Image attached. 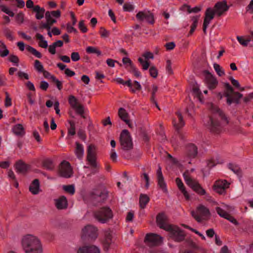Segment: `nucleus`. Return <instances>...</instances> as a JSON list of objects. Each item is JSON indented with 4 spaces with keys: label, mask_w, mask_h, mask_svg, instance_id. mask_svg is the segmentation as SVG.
<instances>
[{
    "label": "nucleus",
    "mask_w": 253,
    "mask_h": 253,
    "mask_svg": "<svg viewBox=\"0 0 253 253\" xmlns=\"http://www.w3.org/2000/svg\"><path fill=\"white\" fill-rule=\"evenodd\" d=\"M229 6L225 0L216 2L213 8L208 7L205 11V16L203 23V30L205 34L207 33V28L215 15L220 17L228 10Z\"/></svg>",
    "instance_id": "1"
},
{
    "label": "nucleus",
    "mask_w": 253,
    "mask_h": 253,
    "mask_svg": "<svg viewBox=\"0 0 253 253\" xmlns=\"http://www.w3.org/2000/svg\"><path fill=\"white\" fill-rule=\"evenodd\" d=\"M21 244L25 253H42V243L36 236L30 234L24 236Z\"/></svg>",
    "instance_id": "2"
},
{
    "label": "nucleus",
    "mask_w": 253,
    "mask_h": 253,
    "mask_svg": "<svg viewBox=\"0 0 253 253\" xmlns=\"http://www.w3.org/2000/svg\"><path fill=\"white\" fill-rule=\"evenodd\" d=\"M225 88L223 96L226 98V103L228 105L232 103L239 104L240 99L243 97V94L234 90L233 88L228 83L223 84Z\"/></svg>",
    "instance_id": "3"
},
{
    "label": "nucleus",
    "mask_w": 253,
    "mask_h": 253,
    "mask_svg": "<svg viewBox=\"0 0 253 253\" xmlns=\"http://www.w3.org/2000/svg\"><path fill=\"white\" fill-rule=\"evenodd\" d=\"M183 178L187 185H188L194 191L200 195H205L206 192L199 184V182L192 178L189 175L188 171H185L183 174Z\"/></svg>",
    "instance_id": "4"
},
{
    "label": "nucleus",
    "mask_w": 253,
    "mask_h": 253,
    "mask_svg": "<svg viewBox=\"0 0 253 253\" xmlns=\"http://www.w3.org/2000/svg\"><path fill=\"white\" fill-rule=\"evenodd\" d=\"M95 218L100 223H105L113 217L112 210L108 207H103L94 213Z\"/></svg>",
    "instance_id": "5"
},
{
    "label": "nucleus",
    "mask_w": 253,
    "mask_h": 253,
    "mask_svg": "<svg viewBox=\"0 0 253 253\" xmlns=\"http://www.w3.org/2000/svg\"><path fill=\"white\" fill-rule=\"evenodd\" d=\"M120 142L122 149L125 151L132 149L133 143L130 133L127 129L122 130L120 136Z\"/></svg>",
    "instance_id": "6"
},
{
    "label": "nucleus",
    "mask_w": 253,
    "mask_h": 253,
    "mask_svg": "<svg viewBox=\"0 0 253 253\" xmlns=\"http://www.w3.org/2000/svg\"><path fill=\"white\" fill-rule=\"evenodd\" d=\"M108 197L106 189H93L89 194V197L94 203H104Z\"/></svg>",
    "instance_id": "7"
},
{
    "label": "nucleus",
    "mask_w": 253,
    "mask_h": 253,
    "mask_svg": "<svg viewBox=\"0 0 253 253\" xmlns=\"http://www.w3.org/2000/svg\"><path fill=\"white\" fill-rule=\"evenodd\" d=\"M191 214L195 219L198 222H201L203 220L210 216L209 210L205 206L200 205L197 208L196 211H191Z\"/></svg>",
    "instance_id": "8"
},
{
    "label": "nucleus",
    "mask_w": 253,
    "mask_h": 253,
    "mask_svg": "<svg viewBox=\"0 0 253 253\" xmlns=\"http://www.w3.org/2000/svg\"><path fill=\"white\" fill-rule=\"evenodd\" d=\"M97 236V229L92 225H87L82 229V238L84 241H93Z\"/></svg>",
    "instance_id": "9"
},
{
    "label": "nucleus",
    "mask_w": 253,
    "mask_h": 253,
    "mask_svg": "<svg viewBox=\"0 0 253 253\" xmlns=\"http://www.w3.org/2000/svg\"><path fill=\"white\" fill-rule=\"evenodd\" d=\"M167 231L169 232L170 238L177 242H180L185 239V232L179 227L172 225Z\"/></svg>",
    "instance_id": "10"
},
{
    "label": "nucleus",
    "mask_w": 253,
    "mask_h": 253,
    "mask_svg": "<svg viewBox=\"0 0 253 253\" xmlns=\"http://www.w3.org/2000/svg\"><path fill=\"white\" fill-rule=\"evenodd\" d=\"M68 102L71 107L75 111L76 114L81 116L84 119L86 117L84 115V107L81 104L77 98L74 95H71L68 97Z\"/></svg>",
    "instance_id": "11"
},
{
    "label": "nucleus",
    "mask_w": 253,
    "mask_h": 253,
    "mask_svg": "<svg viewBox=\"0 0 253 253\" xmlns=\"http://www.w3.org/2000/svg\"><path fill=\"white\" fill-rule=\"evenodd\" d=\"M58 173L60 176L64 178H69L72 177L73 171L69 162L63 161L59 166Z\"/></svg>",
    "instance_id": "12"
},
{
    "label": "nucleus",
    "mask_w": 253,
    "mask_h": 253,
    "mask_svg": "<svg viewBox=\"0 0 253 253\" xmlns=\"http://www.w3.org/2000/svg\"><path fill=\"white\" fill-rule=\"evenodd\" d=\"M96 147L92 144L88 146L87 150V160L90 165L93 168L92 170V173H95L98 171L97 164L96 163L95 157Z\"/></svg>",
    "instance_id": "13"
},
{
    "label": "nucleus",
    "mask_w": 253,
    "mask_h": 253,
    "mask_svg": "<svg viewBox=\"0 0 253 253\" xmlns=\"http://www.w3.org/2000/svg\"><path fill=\"white\" fill-rule=\"evenodd\" d=\"M168 217L164 212L158 214L156 216V222L158 226L166 231L169 230L172 224L168 223Z\"/></svg>",
    "instance_id": "14"
},
{
    "label": "nucleus",
    "mask_w": 253,
    "mask_h": 253,
    "mask_svg": "<svg viewBox=\"0 0 253 253\" xmlns=\"http://www.w3.org/2000/svg\"><path fill=\"white\" fill-rule=\"evenodd\" d=\"M136 17L140 21L145 20L150 24L153 25L155 23L154 15L150 11L144 10L139 11L136 14Z\"/></svg>",
    "instance_id": "15"
},
{
    "label": "nucleus",
    "mask_w": 253,
    "mask_h": 253,
    "mask_svg": "<svg viewBox=\"0 0 253 253\" xmlns=\"http://www.w3.org/2000/svg\"><path fill=\"white\" fill-rule=\"evenodd\" d=\"M162 239L157 234L150 233L146 235L144 242L148 246L152 247L159 245L162 242Z\"/></svg>",
    "instance_id": "16"
},
{
    "label": "nucleus",
    "mask_w": 253,
    "mask_h": 253,
    "mask_svg": "<svg viewBox=\"0 0 253 253\" xmlns=\"http://www.w3.org/2000/svg\"><path fill=\"white\" fill-rule=\"evenodd\" d=\"M229 183L226 180H216L213 186V189L214 191L219 194L225 193V189L229 187Z\"/></svg>",
    "instance_id": "17"
},
{
    "label": "nucleus",
    "mask_w": 253,
    "mask_h": 253,
    "mask_svg": "<svg viewBox=\"0 0 253 253\" xmlns=\"http://www.w3.org/2000/svg\"><path fill=\"white\" fill-rule=\"evenodd\" d=\"M204 72L206 74L205 84L208 88L210 89L215 88L218 83L216 78L207 70L205 71Z\"/></svg>",
    "instance_id": "18"
},
{
    "label": "nucleus",
    "mask_w": 253,
    "mask_h": 253,
    "mask_svg": "<svg viewBox=\"0 0 253 253\" xmlns=\"http://www.w3.org/2000/svg\"><path fill=\"white\" fill-rule=\"evenodd\" d=\"M208 128L212 133L218 134L221 130L219 122L212 117H210L208 122Z\"/></svg>",
    "instance_id": "19"
},
{
    "label": "nucleus",
    "mask_w": 253,
    "mask_h": 253,
    "mask_svg": "<svg viewBox=\"0 0 253 253\" xmlns=\"http://www.w3.org/2000/svg\"><path fill=\"white\" fill-rule=\"evenodd\" d=\"M112 242V235L110 230H108L104 232V237L102 243L105 251H108Z\"/></svg>",
    "instance_id": "20"
},
{
    "label": "nucleus",
    "mask_w": 253,
    "mask_h": 253,
    "mask_svg": "<svg viewBox=\"0 0 253 253\" xmlns=\"http://www.w3.org/2000/svg\"><path fill=\"white\" fill-rule=\"evenodd\" d=\"M210 109L211 111L213 114H217L221 118V119L224 121L226 124H228V119L227 117L226 116L224 112L220 110V108H218L216 105H214L212 103L210 104Z\"/></svg>",
    "instance_id": "21"
},
{
    "label": "nucleus",
    "mask_w": 253,
    "mask_h": 253,
    "mask_svg": "<svg viewBox=\"0 0 253 253\" xmlns=\"http://www.w3.org/2000/svg\"><path fill=\"white\" fill-rule=\"evenodd\" d=\"M175 115L177 118L173 119L172 123L175 129L178 130L185 125V122L183 120V116L179 111L176 112Z\"/></svg>",
    "instance_id": "22"
},
{
    "label": "nucleus",
    "mask_w": 253,
    "mask_h": 253,
    "mask_svg": "<svg viewBox=\"0 0 253 253\" xmlns=\"http://www.w3.org/2000/svg\"><path fill=\"white\" fill-rule=\"evenodd\" d=\"M185 154L189 158H195L198 154V148L197 146L192 143L188 144L186 147Z\"/></svg>",
    "instance_id": "23"
},
{
    "label": "nucleus",
    "mask_w": 253,
    "mask_h": 253,
    "mask_svg": "<svg viewBox=\"0 0 253 253\" xmlns=\"http://www.w3.org/2000/svg\"><path fill=\"white\" fill-rule=\"evenodd\" d=\"M55 205L58 210H64L67 208L68 201L64 196H61L59 198L54 200Z\"/></svg>",
    "instance_id": "24"
},
{
    "label": "nucleus",
    "mask_w": 253,
    "mask_h": 253,
    "mask_svg": "<svg viewBox=\"0 0 253 253\" xmlns=\"http://www.w3.org/2000/svg\"><path fill=\"white\" fill-rule=\"evenodd\" d=\"M78 253H100V250L95 246H84L80 248Z\"/></svg>",
    "instance_id": "25"
},
{
    "label": "nucleus",
    "mask_w": 253,
    "mask_h": 253,
    "mask_svg": "<svg viewBox=\"0 0 253 253\" xmlns=\"http://www.w3.org/2000/svg\"><path fill=\"white\" fill-rule=\"evenodd\" d=\"M118 115L120 119L125 122L130 128L132 127V125L128 119V114L124 108H120L119 109Z\"/></svg>",
    "instance_id": "26"
},
{
    "label": "nucleus",
    "mask_w": 253,
    "mask_h": 253,
    "mask_svg": "<svg viewBox=\"0 0 253 253\" xmlns=\"http://www.w3.org/2000/svg\"><path fill=\"white\" fill-rule=\"evenodd\" d=\"M28 168V166L21 160L18 161L15 164L16 171L18 173L25 174Z\"/></svg>",
    "instance_id": "27"
},
{
    "label": "nucleus",
    "mask_w": 253,
    "mask_h": 253,
    "mask_svg": "<svg viewBox=\"0 0 253 253\" xmlns=\"http://www.w3.org/2000/svg\"><path fill=\"white\" fill-rule=\"evenodd\" d=\"M175 182L178 189L182 193L185 199L187 200H189L190 199V196L187 191L186 190L185 186L181 179L179 177H177L175 179Z\"/></svg>",
    "instance_id": "28"
},
{
    "label": "nucleus",
    "mask_w": 253,
    "mask_h": 253,
    "mask_svg": "<svg viewBox=\"0 0 253 253\" xmlns=\"http://www.w3.org/2000/svg\"><path fill=\"white\" fill-rule=\"evenodd\" d=\"M40 189V182L39 179H34L29 187L30 191L34 195L38 194Z\"/></svg>",
    "instance_id": "29"
},
{
    "label": "nucleus",
    "mask_w": 253,
    "mask_h": 253,
    "mask_svg": "<svg viewBox=\"0 0 253 253\" xmlns=\"http://www.w3.org/2000/svg\"><path fill=\"white\" fill-rule=\"evenodd\" d=\"M12 132L17 136H23L25 133V129L21 124H17L12 128Z\"/></svg>",
    "instance_id": "30"
},
{
    "label": "nucleus",
    "mask_w": 253,
    "mask_h": 253,
    "mask_svg": "<svg viewBox=\"0 0 253 253\" xmlns=\"http://www.w3.org/2000/svg\"><path fill=\"white\" fill-rule=\"evenodd\" d=\"M149 201L150 198L147 195L141 194L139 197V206L140 208L141 209L145 208Z\"/></svg>",
    "instance_id": "31"
},
{
    "label": "nucleus",
    "mask_w": 253,
    "mask_h": 253,
    "mask_svg": "<svg viewBox=\"0 0 253 253\" xmlns=\"http://www.w3.org/2000/svg\"><path fill=\"white\" fill-rule=\"evenodd\" d=\"M33 11L36 12V18L38 20L42 19L44 16L45 9L44 8H41L39 5H35L33 8Z\"/></svg>",
    "instance_id": "32"
},
{
    "label": "nucleus",
    "mask_w": 253,
    "mask_h": 253,
    "mask_svg": "<svg viewBox=\"0 0 253 253\" xmlns=\"http://www.w3.org/2000/svg\"><path fill=\"white\" fill-rule=\"evenodd\" d=\"M76 147L75 151L76 155L79 159H82L84 152L83 146L78 142H76Z\"/></svg>",
    "instance_id": "33"
},
{
    "label": "nucleus",
    "mask_w": 253,
    "mask_h": 253,
    "mask_svg": "<svg viewBox=\"0 0 253 253\" xmlns=\"http://www.w3.org/2000/svg\"><path fill=\"white\" fill-rule=\"evenodd\" d=\"M228 168L237 175L239 176H242V170L239 166L235 164H229L228 165Z\"/></svg>",
    "instance_id": "34"
},
{
    "label": "nucleus",
    "mask_w": 253,
    "mask_h": 253,
    "mask_svg": "<svg viewBox=\"0 0 253 253\" xmlns=\"http://www.w3.org/2000/svg\"><path fill=\"white\" fill-rule=\"evenodd\" d=\"M158 185L160 188L164 192H167L166 183L164 180V176L157 177Z\"/></svg>",
    "instance_id": "35"
},
{
    "label": "nucleus",
    "mask_w": 253,
    "mask_h": 253,
    "mask_svg": "<svg viewBox=\"0 0 253 253\" xmlns=\"http://www.w3.org/2000/svg\"><path fill=\"white\" fill-rule=\"evenodd\" d=\"M131 86L129 87L132 93H135L136 91H140L142 88L140 84L136 81H134L133 83L131 81Z\"/></svg>",
    "instance_id": "36"
},
{
    "label": "nucleus",
    "mask_w": 253,
    "mask_h": 253,
    "mask_svg": "<svg viewBox=\"0 0 253 253\" xmlns=\"http://www.w3.org/2000/svg\"><path fill=\"white\" fill-rule=\"evenodd\" d=\"M128 67L129 68L128 69V71L133 73L136 77H141L140 72L137 70L132 62L128 66Z\"/></svg>",
    "instance_id": "37"
},
{
    "label": "nucleus",
    "mask_w": 253,
    "mask_h": 253,
    "mask_svg": "<svg viewBox=\"0 0 253 253\" xmlns=\"http://www.w3.org/2000/svg\"><path fill=\"white\" fill-rule=\"evenodd\" d=\"M199 18V16H194L192 18L191 20L193 21V23L191 26V29L188 34V36L191 35L195 30L198 25Z\"/></svg>",
    "instance_id": "38"
},
{
    "label": "nucleus",
    "mask_w": 253,
    "mask_h": 253,
    "mask_svg": "<svg viewBox=\"0 0 253 253\" xmlns=\"http://www.w3.org/2000/svg\"><path fill=\"white\" fill-rule=\"evenodd\" d=\"M183 10H186L189 13L193 12V13H197L201 11V8L200 7L195 6L194 8H191L189 5H184L182 7Z\"/></svg>",
    "instance_id": "39"
},
{
    "label": "nucleus",
    "mask_w": 253,
    "mask_h": 253,
    "mask_svg": "<svg viewBox=\"0 0 253 253\" xmlns=\"http://www.w3.org/2000/svg\"><path fill=\"white\" fill-rule=\"evenodd\" d=\"M1 49H0V56L4 57L7 56L9 53V50L7 49L5 44L2 42H0Z\"/></svg>",
    "instance_id": "40"
},
{
    "label": "nucleus",
    "mask_w": 253,
    "mask_h": 253,
    "mask_svg": "<svg viewBox=\"0 0 253 253\" xmlns=\"http://www.w3.org/2000/svg\"><path fill=\"white\" fill-rule=\"evenodd\" d=\"M43 166L48 170H52L54 168V165L52 160L46 159L43 162Z\"/></svg>",
    "instance_id": "41"
},
{
    "label": "nucleus",
    "mask_w": 253,
    "mask_h": 253,
    "mask_svg": "<svg viewBox=\"0 0 253 253\" xmlns=\"http://www.w3.org/2000/svg\"><path fill=\"white\" fill-rule=\"evenodd\" d=\"M27 50L30 52V53H31L33 55H34V56H35L36 57L38 58H42V54L41 53V52H40L39 51H38V50H37L35 48H34V47H33L32 46H31L30 45H28L27 48H26Z\"/></svg>",
    "instance_id": "42"
},
{
    "label": "nucleus",
    "mask_w": 253,
    "mask_h": 253,
    "mask_svg": "<svg viewBox=\"0 0 253 253\" xmlns=\"http://www.w3.org/2000/svg\"><path fill=\"white\" fill-rule=\"evenodd\" d=\"M237 39L239 42L244 46H247L248 45L249 42L251 41L250 38H247L245 39L242 36H237Z\"/></svg>",
    "instance_id": "43"
},
{
    "label": "nucleus",
    "mask_w": 253,
    "mask_h": 253,
    "mask_svg": "<svg viewBox=\"0 0 253 253\" xmlns=\"http://www.w3.org/2000/svg\"><path fill=\"white\" fill-rule=\"evenodd\" d=\"M86 51L88 53L96 54L98 56L101 54V52L97 47L93 46H88L86 48Z\"/></svg>",
    "instance_id": "44"
},
{
    "label": "nucleus",
    "mask_w": 253,
    "mask_h": 253,
    "mask_svg": "<svg viewBox=\"0 0 253 253\" xmlns=\"http://www.w3.org/2000/svg\"><path fill=\"white\" fill-rule=\"evenodd\" d=\"M63 189L71 195H73L75 192V187L73 185H63Z\"/></svg>",
    "instance_id": "45"
},
{
    "label": "nucleus",
    "mask_w": 253,
    "mask_h": 253,
    "mask_svg": "<svg viewBox=\"0 0 253 253\" xmlns=\"http://www.w3.org/2000/svg\"><path fill=\"white\" fill-rule=\"evenodd\" d=\"M3 32L5 36L9 40L13 41L14 38L12 31L8 28L5 27L3 29Z\"/></svg>",
    "instance_id": "46"
},
{
    "label": "nucleus",
    "mask_w": 253,
    "mask_h": 253,
    "mask_svg": "<svg viewBox=\"0 0 253 253\" xmlns=\"http://www.w3.org/2000/svg\"><path fill=\"white\" fill-rule=\"evenodd\" d=\"M213 68L215 71H216L217 74L219 76L221 77L225 74L224 70L222 69V68L219 64L217 63H214Z\"/></svg>",
    "instance_id": "47"
},
{
    "label": "nucleus",
    "mask_w": 253,
    "mask_h": 253,
    "mask_svg": "<svg viewBox=\"0 0 253 253\" xmlns=\"http://www.w3.org/2000/svg\"><path fill=\"white\" fill-rule=\"evenodd\" d=\"M50 80L52 82L55 84L57 88L61 90L62 88V84L61 82L58 80L54 76H50Z\"/></svg>",
    "instance_id": "48"
},
{
    "label": "nucleus",
    "mask_w": 253,
    "mask_h": 253,
    "mask_svg": "<svg viewBox=\"0 0 253 253\" xmlns=\"http://www.w3.org/2000/svg\"><path fill=\"white\" fill-rule=\"evenodd\" d=\"M70 127L68 128V134L74 135L76 134L75 131V123L74 121H69Z\"/></svg>",
    "instance_id": "49"
},
{
    "label": "nucleus",
    "mask_w": 253,
    "mask_h": 253,
    "mask_svg": "<svg viewBox=\"0 0 253 253\" xmlns=\"http://www.w3.org/2000/svg\"><path fill=\"white\" fill-rule=\"evenodd\" d=\"M138 61L140 63V64L141 65L142 67V69L143 70H147L148 69V68H149V67L150 66V63H149V62L148 61L144 60L141 57H139L138 59Z\"/></svg>",
    "instance_id": "50"
},
{
    "label": "nucleus",
    "mask_w": 253,
    "mask_h": 253,
    "mask_svg": "<svg viewBox=\"0 0 253 253\" xmlns=\"http://www.w3.org/2000/svg\"><path fill=\"white\" fill-rule=\"evenodd\" d=\"M34 67L36 70H37L39 72H43L44 71V69L41 63V62L38 60H36L35 61Z\"/></svg>",
    "instance_id": "51"
},
{
    "label": "nucleus",
    "mask_w": 253,
    "mask_h": 253,
    "mask_svg": "<svg viewBox=\"0 0 253 253\" xmlns=\"http://www.w3.org/2000/svg\"><path fill=\"white\" fill-rule=\"evenodd\" d=\"M116 81L117 83L119 84H122L123 85H126L128 87H131V80L128 79L126 81H125L123 79L120 78H118L116 79Z\"/></svg>",
    "instance_id": "52"
},
{
    "label": "nucleus",
    "mask_w": 253,
    "mask_h": 253,
    "mask_svg": "<svg viewBox=\"0 0 253 253\" xmlns=\"http://www.w3.org/2000/svg\"><path fill=\"white\" fill-rule=\"evenodd\" d=\"M45 17L47 22L50 23L51 25H53L54 23L56 22V20L52 19L51 15H50V12L48 11H46L45 14Z\"/></svg>",
    "instance_id": "53"
},
{
    "label": "nucleus",
    "mask_w": 253,
    "mask_h": 253,
    "mask_svg": "<svg viewBox=\"0 0 253 253\" xmlns=\"http://www.w3.org/2000/svg\"><path fill=\"white\" fill-rule=\"evenodd\" d=\"M216 211L218 213V214L223 218H226V216H227V214L228 213H227L226 211H225L224 210H223L222 209H221L220 207H216L215 208Z\"/></svg>",
    "instance_id": "54"
},
{
    "label": "nucleus",
    "mask_w": 253,
    "mask_h": 253,
    "mask_svg": "<svg viewBox=\"0 0 253 253\" xmlns=\"http://www.w3.org/2000/svg\"><path fill=\"white\" fill-rule=\"evenodd\" d=\"M158 70L155 66H153L150 68L149 73L152 77L154 78H157L158 76Z\"/></svg>",
    "instance_id": "55"
},
{
    "label": "nucleus",
    "mask_w": 253,
    "mask_h": 253,
    "mask_svg": "<svg viewBox=\"0 0 253 253\" xmlns=\"http://www.w3.org/2000/svg\"><path fill=\"white\" fill-rule=\"evenodd\" d=\"M79 28L83 33H86L87 31V28L84 24V20H81L79 23Z\"/></svg>",
    "instance_id": "56"
},
{
    "label": "nucleus",
    "mask_w": 253,
    "mask_h": 253,
    "mask_svg": "<svg viewBox=\"0 0 253 253\" xmlns=\"http://www.w3.org/2000/svg\"><path fill=\"white\" fill-rule=\"evenodd\" d=\"M24 14L22 12L18 13L16 17L15 20L19 24H22L24 22Z\"/></svg>",
    "instance_id": "57"
},
{
    "label": "nucleus",
    "mask_w": 253,
    "mask_h": 253,
    "mask_svg": "<svg viewBox=\"0 0 253 253\" xmlns=\"http://www.w3.org/2000/svg\"><path fill=\"white\" fill-rule=\"evenodd\" d=\"M99 33L101 35V37L102 38H107L109 37L110 34V32L104 27L100 28Z\"/></svg>",
    "instance_id": "58"
},
{
    "label": "nucleus",
    "mask_w": 253,
    "mask_h": 253,
    "mask_svg": "<svg viewBox=\"0 0 253 253\" xmlns=\"http://www.w3.org/2000/svg\"><path fill=\"white\" fill-rule=\"evenodd\" d=\"M8 60L10 62L14 63L16 64L17 66L18 65V63L19 62V59L18 56L15 55H10L8 58Z\"/></svg>",
    "instance_id": "59"
},
{
    "label": "nucleus",
    "mask_w": 253,
    "mask_h": 253,
    "mask_svg": "<svg viewBox=\"0 0 253 253\" xmlns=\"http://www.w3.org/2000/svg\"><path fill=\"white\" fill-rule=\"evenodd\" d=\"M123 9L125 11L130 12L133 10L134 6L133 5L129 3H125L123 5Z\"/></svg>",
    "instance_id": "60"
},
{
    "label": "nucleus",
    "mask_w": 253,
    "mask_h": 253,
    "mask_svg": "<svg viewBox=\"0 0 253 253\" xmlns=\"http://www.w3.org/2000/svg\"><path fill=\"white\" fill-rule=\"evenodd\" d=\"M71 58L73 61H78L80 59V56L78 52H73L71 53Z\"/></svg>",
    "instance_id": "61"
},
{
    "label": "nucleus",
    "mask_w": 253,
    "mask_h": 253,
    "mask_svg": "<svg viewBox=\"0 0 253 253\" xmlns=\"http://www.w3.org/2000/svg\"><path fill=\"white\" fill-rule=\"evenodd\" d=\"M141 177H142L145 180L146 183L145 186L146 189H148L149 186L150 180L148 175L146 173L144 172L142 174Z\"/></svg>",
    "instance_id": "62"
},
{
    "label": "nucleus",
    "mask_w": 253,
    "mask_h": 253,
    "mask_svg": "<svg viewBox=\"0 0 253 253\" xmlns=\"http://www.w3.org/2000/svg\"><path fill=\"white\" fill-rule=\"evenodd\" d=\"M229 80L231 81L232 85L234 86L236 88H240V84L237 80L234 79L232 77H230L229 78Z\"/></svg>",
    "instance_id": "63"
},
{
    "label": "nucleus",
    "mask_w": 253,
    "mask_h": 253,
    "mask_svg": "<svg viewBox=\"0 0 253 253\" xmlns=\"http://www.w3.org/2000/svg\"><path fill=\"white\" fill-rule=\"evenodd\" d=\"M253 98V92L251 93H250L249 94H248L247 95H246V96H245L244 98H243V101L245 103H248V102H249L250 101H251V100Z\"/></svg>",
    "instance_id": "64"
}]
</instances>
